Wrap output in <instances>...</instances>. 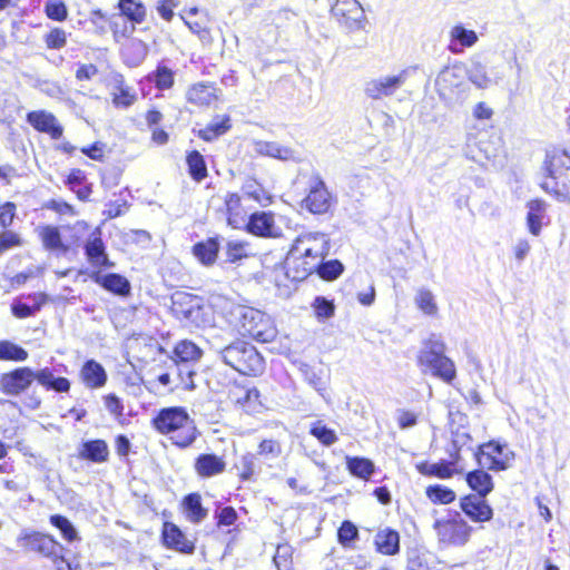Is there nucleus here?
Returning <instances> with one entry per match:
<instances>
[{
  "instance_id": "5fc2aeb1",
  "label": "nucleus",
  "mask_w": 570,
  "mask_h": 570,
  "mask_svg": "<svg viewBox=\"0 0 570 570\" xmlns=\"http://www.w3.org/2000/svg\"><path fill=\"white\" fill-rule=\"evenodd\" d=\"M45 12L49 19L56 21H65L68 17V9L63 0H48Z\"/></svg>"
},
{
  "instance_id": "bb28decb",
  "label": "nucleus",
  "mask_w": 570,
  "mask_h": 570,
  "mask_svg": "<svg viewBox=\"0 0 570 570\" xmlns=\"http://www.w3.org/2000/svg\"><path fill=\"white\" fill-rule=\"evenodd\" d=\"M375 546L380 553L394 556L400 550V535L391 529L380 530L375 535Z\"/></svg>"
},
{
  "instance_id": "aec40b11",
  "label": "nucleus",
  "mask_w": 570,
  "mask_h": 570,
  "mask_svg": "<svg viewBox=\"0 0 570 570\" xmlns=\"http://www.w3.org/2000/svg\"><path fill=\"white\" fill-rule=\"evenodd\" d=\"M86 255L91 263V265L101 267V266H112V264L109 263L107 254L105 252V245L100 238V232L96 230L94 232L86 246Z\"/></svg>"
},
{
  "instance_id": "9b49d317",
  "label": "nucleus",
  "mask_w": 570,
  "mask_h": 570,
  "mask_svg": "<svg viewBox=\"0 0 570 570\" xmlns=\"http://www.w3.org/2000/svg\"><path fill=\"white\" fill-rule=\"evenodd\" d=\"M406 78L407 71L402 70L396 75H387L372 79L365 83V95L372 99H382L392 96L404 85Z\"/></svg>"
},
{
  "instance_id": "4d7b16f0",
  "label": "nucleus",
  "mask_w": 570,
  "mask_h": 570,
  "mask_svg": "<svg viewBox=\"0 0 570 570\" xmlns=\"http://www.w3.org/2000/svg\"><path fill=\"white\" fill-rule=\"evenodd\" d=\"M312 307L318 321L331 318L335 312V306L333 302L327 301L322 296H317L314 299Z\"/></svg>"
},
{
  "instance_id": "393cba45",
  "label": "nucleus",
  "mask_w": 570,
  "mask_h": 570,
  "mask_svg": "<svg viewBox=\"0 0 570 570\" xmlns=\"http://www.w3.org/2000/svg\"><path fill=\"white\" fill-rule=\"evenodd\" d=\"M164 541L166 546L180 552L190 553L194 551V543L174 524H166L164 529Z\"/></svg>"
},
{
  "instance_id": "0e129e2a",
  "label": "nucleus",
  "mask_w": 570,
  "mask_h": 570,
  "mask_svg": "<svg viewBox=\"0 0 570 570\" xmlns=\"http://www.w3.org/2000/svg\"><path fill=\"white\" fill-rule=\"evenodd\" d=\"M282 452L281 444L275 440H264L258 446V454L276 459Z\"/></svg>"
},
{
  "instance_id": "7ed1b4c3",
  "label": "nucleus",
  "mask_w": 570,
  "mask_h": 570,
  "mask_svg": "<svg viewBox=\"0 0 570 570\" xmlns=\"http://www.w3.org/2000/svg\"><path fill=\"white\" fill-rule=\"evenodd\" d=\"M548 178L542 188L561 202H570V154L563 149L551 151L547 156Z\"/></svg>"
},
{
  "instance_id": "864d4df0",
  "label": "nucleus",
  "mask_w": 570,
  "mask_h": 570,
  "mask_svg": "<svg viewBox=\"0 0 570 570\" xmlns=\"http://www.w3.org/2000/svg\"><path fill=\"white\" fill-rule=\"evenodd\" d=\"M174 79V71L166 66H158L153 75V80L159 90L171 88Z\"/></svg>"
},
{
  "instance_id": "20e7f679",
  "label": "nucleus",
  "mask_w": 570,
  "mask_h": 570,
  "mask_svg": "<svg viewBox=\"0 0 570 570\" xmlns=\"http://www.w3.org/2000/svg\"><path fill=\"white\" fill-rule=\"evenodd\" d=\"M238 332L259 342H271L277 331L272 318L259 309L248 306H237L234 311Z\"/></svg>"
},
{
  "instance_id": "2eb2a0df",
  "label": "nucleus",
  "mask_w": 570,
  "mask_h": 570,
  "mask_svg": "<svg viewBox=\"0 0 570 570\" xmlns=\"http://www.w3.org/2000/svg\"><path fill=\"white\" fill-rule=\"evenodd\" d=\"M416 469L423 475L438 476L440 479H449L453 474L464 471L459 454H450L449 461H441L439 463L420 462L416 464Z\"/></svg>"
},
{
  "instance_id": "c9c22d12",
  "label": "nucleus",
  "mask_w": 570,
  "mask_h": 570,
  "mask_svg": "<svg viewBox=\"0 0 570 570\" xmlns=\"http://www.w3.org/2000/svg\"><path fill=\"white\" fill-rule=\"evenodd\" d=\"M451 45L450 50L452 52H460L461 49L455 48L454 42L461 45V47H472L474 46L479 37L475 31L465 29L462 24L454 26L450 31Z\"/></svg>"
},
{
  "instance_id": "6e6d98bb",
  "label": "nucleus",
  "mask_w": 570,
  "mask_h": 570,
  "mask_svg": "<svg viewBox=\"0 0 570 570\" xmlns=\"http://www.w3.org/2000/svg\"><path fill=\"white\" fill-rule=\"evenodd\" d=\"M46 302V296L40 294L36 297L35 306H28L22 303H14L12 305V314L18 318H27L32 316L36 312L40 309L42 304Z\"/></svg>"
},
{
  "instance_id": "3c124183",
  "label": "nucleus",
  "mask_w": 570,
  "mask_h": 570,
  "mask_svg": "<svg viewBox=\"0 0 570 570\" xmlns=\"http://www.w3.org/2000/svg\"><path fill=\"white\" fill-rule=\"evenodd\" d=\"M311 434L326 446L332 445L337 441L336 433L324 425L321 421L312 424Z\"/></svg>"
},
{
  "instance_id": "0eeeda50",
  "label": "nucleus",
  "mask_w": 570,
  "mask_h": 570,
  "mask_svg": "<svg viewBox=\"0 0 570 570\" xmlns=\"http://www.w3.org/2000/svg\"><path fill=\"white\" fill-rule=\"evenodd\" d=\"M433 528L440 542L452 546H464L472 532V528L459 514L436 520Z\"/></svg>"
},
{
  "instance_id": "f257e3e1",
  "label": "nucleus",
  "mask_w": 570,
  "mask_h": 570,
  "mask_svg": "<svg viewBox=\"0 0 570 570\" xmlns=\"http://www.w3.org/2000/svg\"><path fill=\"white\" fill-rule=\"evenodd\" d=\"M157 431L169 434L174 444L186 448L197 438L194 420L183 407L163 409L154 420Z\"/></svg>"
},
{
  "instance_id": "72a5a7b5",
  "label": "nucleus",
  "mask_w": 570,
  "mask_h": 570,
  "mask_svg": "<svg viewBox=\"0 0 570 570\" xmlns=\"http://www.w3.org/2000/svg\"><path fill=\"white\" fill-rule=\"evenodd\" d=\"M416 307L426 316L436 317L439 315V305L432 291L421 287L414 296Z\"/></svg>"
},
{
  "instance_id": "bf43d9fd",
  "label": "nucleus",
  "mask_w": 570,
  "mask_h": 570,
  "mask_svg": "<svg viewBox=\"0 0 570 570\" xmlns=\"http://www.w3.org/2000/svg\"><path fill=\"white\" fill-rule=\"evenodd\" d=\"M136 100V95L128 87H119L112 92V102L117 107L127 108Z\"/></svg>"
},
{
  "instance_id": "052dcab7",
  "label": "nucleus",
  "mask_w": 570,
  "mask_h": 570,
  "mask_svg": "<svg viewBox=\"0 0 570 570\" xmlns=\"http://www.w3.org/2000/svg\"><path fill=\"white\" fill-rule=\"evenodd\" d=\"M22 245L20 236L12 230L0 233V256L8 249Z\"/></svg>"
},
{
  "instance_id": "7c9ffc66",
  "label": "nucleus",
  "mask_w": 570,
  "mask_h": 570,
  "mask_svg": "<svg viewBox=\"0 0 570 570\" xmlns=\"http://www.w3.org/2000/svg\"><path fill=\"white\" fill-rule=\"evenodd\" d=\"M298 247L303 248H314V252L321 249H330V238L326 234L323 233H304L299 235L292 245L291 249H298Z\"/></svg>"
},
{
  "instance_id": "cd10ccee",
  "label": "nucleus",
  "mask_w": 570,
  "mask_h": 570,
  "mask_svg": "<svg viewBox=\"0 0 570 570\" xmlns=\"http://www.w3.org/2000/svg\"><path fill=\"white\" fill-rule=\"evenodd\" d=\"M253 150L257 155L268 156L281 160L293 159V151L277 142L256 140L253 142Z\"/></svg>"
},
{
  "instance_id": "58836bf2",
  "label": "nucleus",
  "mask_w": 570,
  "mask_h": 570,
  "mask_svg": "<svg viewBox=\"0 0 570 570\" xmlns=\"http://www.w3.org/2000/svg\"><path fill=\"white\" fill-rule=\"evenodd\" d=\"M104 288L118 295H127L130 291L129 282L118 274L98 276L96 279Z\"/></svg>"
},
{
  "instance_id": "4c0bfd02",
  "label": "nucleus",
  "mask_w": 570,
  "mask_h": 570,
  "mask_svg": "<svg viewBox=\"0 0 570 570\" xmlns=\"http://www.w3.org/2000/svg\"><path fill=\"white\" fill-rule=\"evenodd\" d=\"M245 196L253 199L262 206H268L272 204L273 196L255 179H247L242 188Z\"/></svg>"
},
{
  "instance_id": "b1692460",
  "label": "nucleus",
  "mask_w": 570,
  "mask_h": 570,
  "mask_svg": "<svg viewBox=\"0 0 570 570\" xmlns=\"http://www.w3.org/2000/svg\"><path fill=\"white\" fill-rule=\"evenodd\" d=\"M80 375L86 386L90 389L101 387L107 381L105 368L94 360L87 361L85 363Z\"/></svg>"
},
{
  "instance_id": "69168bd1",
  "label": "nucleus",
  "mask_w": 570,
  "mask_h": 570,
  "mask_svg": "<svg viewBox=\"0 0 570 570\" xmlns=\"http://www.w3.org/2000/svg\"><path fill=\"white\" fill-rule=\"evenodd\" d=\"M16 216V205L13 203H6L0 207V225L2 227H9L12 225Z\"/></svg>"
},
{
  "instance_id": "5701e85b",
  "label": "nucleus",
  "mask_w": 570,
  "mask_h": 570,
  "mask_svg": "<svg viewBox=\"0 0 570 570\" xmlns=\"http://www.w3.org/2000/svg\"><path fill=\"white\" fill-rule=\"evenodd\" d=\"M219 252V243L217 238H208L193 246V255L204 266L215 264Z\"/></svg>"
},
{
  "instance_id": "f704fd0d",
  "label": "nucleus",
  "mask_w": 570,
  "mask_h": 570,
  "mask_svg": "<svg viewBox=\"0 0 570 570\" xmlns=\"http://www.w3.org/2000/svg\"><path fill=\"white\" fill-rule=\"evenodd\" d=\"M202 298L187 294L177 293L173 297V312L177 318L185 321Z\"/></svg>"
},
{
  "instance_id": "c03bdc74",
  "label": "nucleus",
  "mask_w": 570,
  "mask_h": 570,
  "mask_svg": "<svg viewBox=\"0 0 570 570\" xmlns=\"http://www.w3.org/2000/svg\"><path fill=\"white\" fill-rule=\"evenodd\" d=\"M466 78L480 89L489 88L492 85L491 78L488 76L485 67L481 62H474L468 69Z\"/></svg>"
},
{
  "instance_id": "1a4fd4ad",
  "label": "nucleus",
  "mask_w": 570,
  "mask_h": 570,
  "mask_svg": "<svg viewBox=\"0 0 570 570\" xmlns=\"http://www.w3.org/2000/svg\"><path fill=\"white\" fill-rule=\"evenodd\" d=\"M474 458L479 464L487 466L490 470L501 471L511 465L514 459V453L510 451L507 445L490 442L478 448Z\"/></svg>"
},
{
  "instance_id": "f3484780",
  "label": "nucleus",
  "mask_w": 570,
  "mask_h": 570,
  "mask_svg": "<svg viewBox=\"0 0 570 570\" xmlns=\"http://www.w3.org/2000/svg\"><path fill=\"white\" fill-rule=\"evenodd\" d=\"M27 121L38 131L49 135L52 139H59L63 128L56 116L47 110H35L27 115Z\"/></svg>"
},
{
  "instance_id": "8fccbe9b",
  "label": "nucleus",
  "mask_w": 570,
  "mask_h": 570,
  "mask_svg": "<svg viewBox=\"0 0 570 570\" xmlns=\"http://www.w3.org/2000/svg\"><path fill=\"white\" fill-rule=\"evenodd\" d=\"M50 522L60 530L62 538L67 541L71 542L78 540V532L67 518L55 514L50 517Z\"/></svg>"
},
{
  "instance_id": "c85d7f7f",
  "label": "nucleus",
  "mask_w": 570,
  "mask_h": 570,
  "mask_svg": "<svg viewBox=\"0 0 570 570\" xmlns=\"http://www.w3.org/2000/svg\"><path fill=\"white\" fill-rule=\"evenodd\" d=\"M527 224L529 232L538 236L541 232L543 219L546 217L547 205L543 200L534 199L528 203Z\"/></svg>"
},
{
  "instance_id": "c756f323",
  "label": "nucleus",
  "mask_w": 570,
  "mask_h": 570,
  "mask_svg": "<svg viewBox=\"0 0 570 570\" xmlns=\"http://www.w3.org/2000/svg\"><path fill=\"white\" fill-rule=\"evenodd\" d=\"M185 322L195 325L196 327H213L215 326V313L210 305L204 304L203 301L196 305L190 312Z\"/></svg>"
},
{
  "instance_id": "e433bc0d",
  "label": "nucleus",
  "mask_w": 570,
  "mask_h": 570,
  "mask_svg": "<svg viewBox=\"0 0 570 570\" xmlns=\"http://www.w3.org/2000/svg\"><path fill=\"white\" fill-rule=\"evenodd\" d=\"M466 482L481 498L488 495L493 489L491 475L483 470L470 472L466 475Z\"/></svg>"
},
{
  "instance_id": "ddd939ff",
  "label": "nucleus",
  "mask_w": 570,
  "mask_h": 570,
  "mask_svg": "<svg viewBox=\"0 0 570 570\" xmlns=\"http://www.w3.org/2000/svg\"><path fill=\"white\" fill-rule=\"evenodd\" d=\"M35 381V372L30 367H19L12 372L2 374L0 389L8 395H19Z\"/></svg>"
},
{
  "instance_id": "6ab92c4d",
  "label": "nucleus",
  "mask_w": 570,
  "mask_h": 570,
  "mask_svg": "<svg viewBox=\"0 0 570 570\" xmlns=\"http://www.w3.org/2000/svg\"><path fill=\"white\" fill-rule=\"evenodd\" d=\"M218 89L210 83L198 82L188 88L186 99L198 107H208L218 99Z\"/></svg>"
},
{
  "instance_id": "09e8293b",
  "label": "nucleus",
  "mask_w": 570,
  "mask_h": 570,
  "mask_svg": "<svg viewBox=\"0 0 570 570\" xmlns=\"http://www.w3.org/2000/svg\"><path fill=\"white\" fill-rule=\"evenodd\" d=\"M452 448L454 452H450V454H459L462 456V453L464 452H471L474 456V453L476 452L473 446V442L471 436L466 432H455L452 440Z\"/></svg>"
},
{
  "instance_id": "ea45409f",
  "label": "nucleus",
  "mask_w": 570,
  "mask_h": 570,
  "mask_svg": "<svg viewBox=\"0 0 570 570\" xmlns=\"http://www.w3.org/2000/svg\"><path fill=\"white\" fill-rule=\"evenodd\" d=\"M203 355V351L191 341L184 340L174 348L175 361L195 362Z\"/></svg>"
},
{
  "instance_id": "f8f14e48",
  "label": "nucleus",
  "mask_w": 570,
  "mask_h": 570,
  "mask_svg": "<svg viewBox=\"0 0 570 570\" xmlns=\"http://www.w3.org/2000/svg\"><path fill=\"white\" fill-rule=\"evenodd\" d=\"M246 229L258 237L278 238L283 235V230L276 224L275 215L272 212L253 213L246 223Z\"/></svg>"
},
{
  "instance_id": "de8ad7c7",
  "label": "nucleus",
  "mask_w": 570,
  "mask_h": 570,
  "mask_svg": "<svg viewBox=\"0 0 570 570\" xmlns=\"http://www.w3.org/2000/svg\"><path fill=\"white\" fill-rule=\"evenodd\" d=\"M28 357V353L22 347L9 342H0V360L10 361H24Z\"/></svg>"
},
{
  "instance_id": "6e6552de",
  "label": "nucleus",
  "mask_w": 570,
  "mask_h": 570,
  "mask_svg": "<svg viewBox=\"0 0 570 570\" xmlns=\"http://www.w3.org/2000/svg\"><path fill=\"white\" fill-rule=\"evenodd\" d=\"M468 68L462 62L444 67L435 78V89L439 96L444 99H452L465 85Z\"/></svg>"
},
{
  "instance_id": "f03ea898",
  "label": "nucleus",
  "mask_w": 570,
  "mask_h": 570,
  "mask_svg": "<svg viewBox=\"0 0 570 570\" xmlns=\"http://www.w3.org/2000/svg\"><path fill=\"white\" fill-rule=\"evenodd\" d=\"M417 364L425 374L451 383L456 377L454 362L445 355V344L439 338H430L417 356Z\"/></svg>"
},
{
  "instance_id": "e2e57ef3",
  "label": "nucleus",
  "mask_w": 570,
  "mask_h": 570,
  "mask_svg": "<svg viewBox=\"0 0 570 570\" xmlns=\"http://www.w3.org/2000/svg\"><path fill=\"white\" fill-rule=\"evenodd\" d=\"M67 42V35L65 30L60 28L52 29L46 37V43L48 48L60 49Z\"/></svg>"
},
{
  "instance_id": "603ef678",
  "label": "nucleus",
  "mask_w": 570,
  "mask_h": 570,
  "mask_svg": "<svg viewBox=\"0 0 570 570\" xmlns=\"http://www.w3.org/2000/svg\"><path fill=\"white\" fill-rule=\"evenodd\" d=\"M249 244L240 240H230L226 246V255L229 262H237L249 256Z\"/></svg>"
},
{
  "instance_id": "9d476101",
  "label": "nucleus",
  "mask_w": 570,
  "mask_h": 570,
  "mask_svg": "<svg viewBox=\"0 0 570 570\" xmlns=\"http://www.w3.org/2000/svg\"><path fill=\"white\" fill-rule=\"evenodd\" d=\"M332 13L348 30H361L366 24L364 9L357 0H336Z\"/></svg>"
},
{
  "instance_id": "79ce46f5",
  "label": "nucleus",
  "mask_w": 570,
  "mask_h": 570,
  "mask_svg": "<svg viewBox=\"0 0 570 570\" xmlns=\"http://www.w3.org/2000/svg\"><path fill=\"white\" fill-rule=\"evenodd\" d=\"M184 509L187 519L194 523L200 522L206 517V510L202 507L200 495L189 494L184 500Z\"/></svg>"
},
{
  "instance_id": "37998d69",
  "label": "nucleus",
  "mask_w": 570,
  "mask_h": 570,
  "mask_svg": "<svg viewBox=\"0 0 570 570\" xmlns=\"http://www.w3.org/2000/svg\"><path fill=\"white\" fill-rule=\"evenodd\" d=\"M346 465L351 474L365 480L368 479L374 472L373 462L365 458L347 456Z\"/></svg>"
},
{
  "instance_id": "49530a36",
  "label": "nucleus",
  "mask_w": 570,
  "mask_h": 570,
  "mask_svg": "<svg viewBox=\"0 0 570 570\" xmlns=\"http://www.w3.org/2000/svg\"><path fill=\"white\" fill-rule=\"evenodd\" d=\"M426 497L433 503L448 504L455 500V493L443 485H431L426 489Z\"/></svg>"
},
{
  "instance_id": "423d86ee",
  "label": "nucleus",
  "mask_w": 570,
  "mask_h": 570,
  "mask_svg": "<svg viewBox=\"0 0 570 570\" xmlns=\"http://www.w3.org/2000/svg\"><path fill=\"white\" fill-rule=\"evenodd\" d=\"M330 249L314 252V248L289 249L286 257L287 276L293 281H303L320 267V263L328 254Z\"/></svg>"
},
{
  "instance_id": "2f4dec72",
  "label": "nucleus",
  "mask_w": 570,
  "mask_h": 570,
  "mask_svg": "<svg viewBox=\"0 0 570 570\" xmlns=\"http://www.w3.org/2000/svg\"><path fill=\"white\" fill-rule=\"evenodd\" d=\"M148 55V46L139 39H130L122 48L125 61L132 67L140 65Z\"/></svg>"
},
{
  "instance_id": "39448f33",
  "label": "nucleus",
  "mask_w": 570,
  "mask_h": 570,
  "mask_svg": "<svg viewBox=\"0 0 570 570\" xmlns=\"http://www.w3.org/2000/svg\"><path fill=\"white\" fill-rule=\"evenodd\" d=\"M223 361L244 375H257L264 370V361L256 348L245 342H235L222 351Z\"/></svg>"
},
{
  "instance_id": "a18cd8bd",
  "label": "nucleus",
  "mask_w": 570,
  "mask_h": 570,
  "mask_svg": "<svg viewBox=\"0 0 570 570\" xmlns=\"http://www.w3.org/2000/svg\"><path fill=\"white\" fill-rule=\"evenodd\" d=\"M187 164L190 176L200 181L207 176V167L203 156L198 151H193L187 156Z\"/></svg>"
},
{
  "instance_id": "a878e982",
  "label": "nucleus",
  "mask_w": 570,
  "mask_h": 570,
  "mask_svg": "<svg viewBox=\"0 0 570 570\" xmlns=\"http://www.w3.org/2000/svg\"><path fill=\"white\" fill-rule=\"evenodd\" d=\"M37 233L46 249L61 253L68 250V246L62 243L58 227L51 225L39 226Z\"/></svg>"
},
{
  "instance_id": "a211bd4d",
  "label": "nucleus",
  "mask_w": 570,
  "mask_h": 570,
  "mask_svg": "<svg viewBox=\"0 0 570 570\" xmlns=\"http://www.w3.org/2000/svg\"><path fill=\"white\" fill-rule=\"evenodd\" d=\"M462 511L474 522H487L492 519L493 510L481 498L469 495L461 501Z\"/></svg>"
},
{
  "instance_id": "774afa93",
  "label": "nucleus",
  "mask_w": 570,
  "mask_h": 570,
  "mask_svg": "<svg viewBox=\"0 0 570 570\" xmlns=\"http://www.w3.org/2000/svg\"><path fill=\"white\" fill-rule=\"evenodd\" d=\"M242 478L248 480L255 473V456L253 454H246L242 458Z\"/></svg>"
},
{
  "instance_id": "4468645a",
  "label": "nucleus",
  "mask_w": 570,
  "mask_h": 570,
  "mask_svg": "<svg viewBox=\"0 0 570 570\" xmlns=\"http://www.w3.org/2000/svg\"><path fill=\"white\" fill-rule=\"evenodd\" d=\"M332 197L324 184L315 178L309 184L307 196L303 200V207L313 214H324L331 207Z\"/></svg>"
},
{
  "instance_id": "412c9836",
  "label": "nucleus",
  "mask_w": 570,
  "mask_h": 570,
  "mask_svg": "<svg viewBox=\"0 0 570 570\" xmlns=\"http://www.w3.org/2000/svg\"><path fill=\"white\" fill-rule=\"evenodd\" d=\"M227 222L234 228H238L246 222V209L242 204V197L236 193H228L225 196Z\"/></svg>"
},
{
  "instance_id": "dca6fc26",
  "label": "nucleus",
  "mask_w": 570,
  "mask_h": 570,
  "mask_svg": "<svg viewBox=\"0 0 570 570\" xmlns=\"http://www.w3.org/2000/svg\"><path fill=\"white\" fill-rule=\"evenodd\" d=\"M230 400L248 414L262 413L264 404L256 387L234 386L229 392Z\"/></svg>"
},
{
  "instance_id": "13d9d810",
  "label": "nucleus",
  "mask_w": 570,
  "mask_h": 570,
  "mask_svg": "<svg viewBox=\"0 0 570 570\" xmlns=\"http://www.w3.org/2000/svg\"><path fill=\"white\" fill-rule=\"evenodd\" d=\"M315 272H317L322 278L333 281L342 274L343 265L338 261L321 262L320 267H317Z\"/></svg>"
},
{
  "instance_id": "4be33fe9",
  "label": "nucleus",
  "mask_w": 570,
  "mask_h": 570,
  "mask_svg": "<svg viewBox=\"0 0 570 570\" xmlns=\"http://www.w3.org/2000/svg\"><path fill=\"white\" fill-rule=\"evenodd\" d=\"M226 468L225 461L214 454H202L195 462L197 474L203 478H210L222 473Z\"/></svg>"
},
{
  "instance_id": "473e14b6",
  "label": "nucleus",
  "mask_w": 570,
  "mask_h": 570,
  "mask_svg": "<svg viewBox=\"0 0 570 570\" xmlns=\"http://www.w3.org/2000/svg\"><path fill=\"white\" fill-rule=\"evenodd\" d=\"M109 450L107 443L102 440L88 441L82 444L79 456L90 460L96 463H101L107 460Z\"/></svg>"
},
{
  "instance_id": "680f3d73",
  "label": "nucleus",
  "mask_w": 570,
  "mask_h": 570,
  "mask_svg": "<svg viewBox=\"0 0 570 570\" xmlns=\"http://www.w3.org/2000/svg\"><path fill=\"white\" fill-rule=\"evenodd\" d=\"M358 535L357 528L350 521H344L338 529V541L343 546H348Z\"/></svg>"
},
{
  "instance_id": "338daca9",
  "label": "nucleus",
  "mask_w": 570,
  "mask_h": 570,
  "mask_svg": "<svg viewBox=\"0 0 570 570\" xmlns=\"http://www.w3.org/2000/svg\"><path fill=\"white\" fill-rule=\"evenodd\" d=\"M174 7H176L174 0H159L157 11L163 19H165L166 21H170L174 16Z\"/></svg>"
},
{
  "instance_id": "a19ab883",
  "label": "nucleus",
  "mask_w": 570,
  "mask_h": 570,
  "mask_svg": "<svg viewBox=\"0 0 570 570\" xmlns=\"http://www.w3.org/2000/svg\"><path fill=\"white\" fill-rule=\"evenodd\" d=\"M119 9L134 23H141L146 17V8L138 0H119Z\"/></svg>"
}]
</instances>
